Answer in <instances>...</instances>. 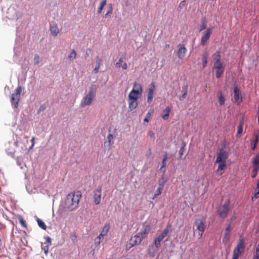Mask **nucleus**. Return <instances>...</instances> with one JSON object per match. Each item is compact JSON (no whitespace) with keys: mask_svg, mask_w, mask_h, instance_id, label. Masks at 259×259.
<instances>
[{"mask_svg":"<svg viewBox=\"0 0 259 259\" xmlns=\"http://www.w3.org/2000/svg\"><path fill=\"white\" fill-rule=\"evenodd\" d=\"M81 197L79 191L68 194L64 202V208L69 210L75 209L78 206Z\"/></svg>","mask_w":259,"mask_h":259,"instance_id":"obj_1","label":"nucleus"},{"mask_svg":"<svg viewBox=\"0 0 259 259\" xmlns=\"http://www.w3.org/2000/svg\"><path fill=\"white\" fill-rule=\"evenodd\" d=\"M143 88L140 83L135 82L133 85V90L130 92L128 98L131 99L138 100L142 96Z\"/></svg>","mask_w":259,"mask_h":259,"instance_id":"obj_2","label":"nucleus"},{"mask_svg":"<svg viewBox=\"0 0 259 259\" xmlns=\"http://www.w3.org/2000/svg\"><path fill=\"white\" fill-rule=\"evenodd\" d=\"M22 90V87L21 86H18L16 89L15 92L11 95V102L12 106L14 108H17L18 106Z\"/></svg>","mask_w":259,"mask_h":259,"instance_id":"obj_3","label":"nucleus"},{"mask_svg":"<svg viewBox=\"0 0 259 259\" xmlns=\"http://www.w3.org/2000/svg\"><path fill=\"white\" fill-rule=\"evenodd\" d=\"M244 248V240L242 238H240L237 243V246L234 249L232 259H238Z\"/></svg>","mask_w":259,"mask_h":259,"instance_id":"obj_4","label":"nucleus"},{"mask_svg":"<svg viewBox=\"0 0 259 259\" xmlns=\"http://www.w3.org/2000/svg\"><path fill=\"white\" fill-rule=\"evenodd\" d=\"M244 248V240L242 238H240L237 243V246L234 249L232 259H238Z\"/></svg>","mask_w":259,"mask_h":259,"instance_id":"obj_5","label":"nucleus"},{"mask_svg":"<svg viewBox=\"0 0 259 259\" xmlns=\"http://www.w3.org/2000/svg\"><path fill=\"white\" fill-rule=\"evenodd\" d=\"M170 227V225H168L165 228L162 233L158 235V236L155 238L154 244L155 247L158 249L160 246L161 241L167 236L169 232V229Z\"/></svg>","mask_w":259,"mask_h":259,"instance_id":"obj_6","label":"nucleus"},{"mask_svg":"<svg viewBox=\"0 0 259 259\" xmlns=\"http://www.w3.org/2000/svg\"><path fill=\"white\" fill-rule=\"evenodd\" d=\"M95 97V94L94 91L93 90H91L88 94L83 98L80 104L81 107H83L85 106L90 105Z\"/></svg>","mask_w":259,"mask_h":259,"instance_id":"obj_7","label":"nucleus"},{"mask_svg":"<svg viewBox=\"0 0 259 259\" xmlns=\"http://www.w3.org/2000/svg\"><path fill=\"white\" fill-rule=\"evenodd\" d=\"M195 225L197 230L199 231V235L201 238L205 231L204 221L202 218H197L195 221Z\"/></svg>","mask_w":259,"mask_h":259,"instance_id":"obj_8","label":"nucleus"},{"mask_svg":"<svg viewBox=\"0 0 259 259\" xmlns=\"http://www.w3.org/2000/svg\"><path fill=\"white\" fill-rule=\"evenodd\" d=\"M213 69L215 70V76L219 78L223 74L225 70V67L223 65V63H213Z\"/></svg>","mask_w":259,"mask_h":259,"instance_id":"obj_9","label":"nucleus"},{"mask_svg":"<svg viewBox=\"0 0 259 259\" xmlns=\"http://www.w3.org/2000/svg\"><path fill=\"white\" fill-rule=\"evenodd\" d=\"M212 29L210 27L207 28L206 30L202 32V35L201 38V44L202 46H205L209 39L212 32Z\"/></svg>","mask_w":259,"mask_h":259,"instance_id":"obj_10","label":"nucleus"},{"mask_svg":"<svg viewBox=\"0 0 259 259\" xmlns=\"http://www.w3.org/2000/svg\"><path fill=\"white\" fill-rule=\"evenodd\" d=\"M155 82H151L147 90V102L149 103H151L153 100V94L155 90Z\"/></svg>","mask_w":259,"mask_h":259,"instance_id":"obj_11","label":"nucleus"},{"mask_svg":"<svg viewBox=\"0 0 259 259\" xmlns=\"http://www.w3.org/2000/svg\"><path fill=\"white\" fill-rule=\"evenodd\" d=\"M228 158L227 152L225 150L221 149L218 153L216 162H226V160Z\"/></svg>","mask_w":259,"mask_h":259,"instance_id":"obj_12","label":"nucleus"},{"mask_svg":"<svg viewBox=\"0 0 259 259\" xmlns=\"http://www.w3.org/2000/svg\"><path fill=\"white\" fill-rule=\"evenodd\" d=\"M102 187L99 186L97 189L94 191V199L96 204H99L101 200Z\"/></svg>","mask_w":259,"mask_h":259,"instance_id":"obj_13","label":"nucleus"},{"mask_svg":"<svg viewBox=\"0 0 259 259\" xmlns=\"http://www.w3.org/2000/svg\"><path fill=\"white\" fill-rule=\"evenodd\" d=\"M150 230L151 226L148 224H144L140 231L138 233L145 239L147 236Z\"/></svg>","mask_w":259,"mask_h":259,"instance_id":"obj_14","label":"nucleus"},{"mask_svg":"<svg viewBox=\"0 0 259 259\" xmlns=\"http://www.w3.org/2000/svg\"><path fill=\"white\" fill-rule=\"evenodd\" d=\"M187 49L183 44L179 45V49L177 51V56L180 59H182L186 55Z\"/></svg>","mask_w":259,"mask_h":259,"instance_id":"obj_15","label":"nucleus"},{"mask_svg":"<svg viewBox=\"0 0 259 259\" xmlns=\"http://www.w3.org/2000/svg\"><path fill=\"white\" fill-rule=\"evenodd\" d=\"M229 211V203H226L224 204L223 206L220 208L219 212V217L220 218H225L227 215Z\"/></svg>","mask_w":259,"mask_h":259,"instance_id":"obj_16","label":"nucleus"},{"mask_svg":"<svg viewBox=\"0 0 259 259\" xmlns=\"http://www.w3.org/2000/svg\"><path fill=\"white\" fill-rule=\"evenodd\" d=\"M130 239L131 240L132 242H133L136 245H138L141 243L144 238L143 236H141L139 233H138L135 236L132 237Z\"/></svg>","mask_w":259,"mask_h":259,"instance_id":"obj_17","label":"nucleus"},{"mask_svg":"<svg viewBox=\"0 0 259 259\" xmlns=\"http://www.w3.org/2000/svg\"><path fill=\"white\" fill-rule=\"evenodd\" d=\"M127 100L128 103V108L130 109V111H133L136 109L138 105V100L128 98Z\"/></svg>","mask_w":259,"mask_h":259,"instance_id":"obj_18","label":"nucleus"},{"mask_svg":"<svg viewBox=\"0 0 259 259\" xmlns=\"http://www.w3.org/2000/svg\"><path fill=\"white\" fill-rule=\"evenodd\" d=\"M218 169L215 172L217 174L221 176L224 173V170L226 167V162H219Z\"/></svg>","mask_w":259,"mask_h":259,"instance_id":"obj_19","label":"nucleus"},{"mask_svg":"<svg viewBox=\"0 0 259 259\" xmlns=\"http://www.w3.org/2000/svg\"><path fill=\"white\" fill-rule=\"evenodd\" d=\"M50 29L52 35L54 36H56L59 33V29L56 24H51Z\"/></svg>","mask_w":259,"mask_h":259,"instance_id":"obj_20","label":"nucleus"},{"mask_svg":"<svg viewBox=\"0 0 259 259\" xmlns=\"http://www.w3.org/2000/svg\"><path fill=\"white\" fill-rule=\"evenodd\" d=\"M239 91L237 87H235L234 88V97L235 102L237 104H239L242 101V99L239 97Z\"/></svg>","mask_w":259,"mask_h":259,"instance_id":"obj_21","label":"nucleus"},{"mask_svg":"<svg viewBox=\"0 0 259 259\" xmlns=\"http://www.w3.org/2000/svg\"><path fill=\"white\" fill-rule=\"evenodd\" d=\"M116 66L117 67H121L123 69H126L127 68V65L126 63L124 62V58H120L118 61L116 63Z\"/></svg>","mask_w":259,"mask_h":259,"instance_id":"obj_22","label":"nucleus"},{"mask_svg":"<svg viewBox=\"0 0 259 259\" xmlns=\"http://www.w3.org/2000/svg\"><path fill=\"white\" fill-rule=\"evenodd\" d=\"M170 112V108L169 107H166L165 109L162 111L161 117L164 119L166 120L168 118L169 113Z\"/></svg>","mask_w":259,"mask_h":259,"instance_id":"obj_23","label":"nucleus"},{"mask_svg":"<svg viewBox=\"0 0 259 259\" xmlns=\"http://www.w3.org/2000/svg\"><path fill=\"white\" fill-rule=\"evenodd\" d=\"M213 63L222 62L221 59V53L220 51H217L212 55Z\"/></svg>","mask_w":259,"mask_h":259,"instance_id":"obj_24","label":"nucleus"},{"mask_svg":"<svg viewBox=\"0 0 259 259\" xmlns=\"http://www.w3.org/2000/svg\"><path fill=\"white\" fill-rule=\"evenodd\" d=\"M254 139L253 140L252 143H251V149L252 150H254L256 147L258 141V138H259L258 133H254Z\"/></svg>","mask_w":259,"mask_h":259,"instance_id":"obj_25","label":"nucleus"},{"mask_svg":"<svg viewBox=\"0 0 259 259\" xmlns=\"http://www.w3.org/2000/svg\"><path fill=\"white\" fill-rule=\"evenodd\" d=\"M110 228V224L109 223L106 224L104 226L102 231H101V232L100 233V236H105L107 235V234H108V233L109 231Z\"/></svg>","mask_w":259,"mask_h":259,"instance_id":"obj_26","label":"nucleus"},{"mask_svg":"<svg viewBox=\"0 0 259 259\" xmlns=\"http://www.w3.org/2000/svg\"><path fill=\"white\" fill-rule=\"evenodd\" d=\"M207 24V20L206 18L204 17L201 18V24L200 26L199 31H201L206 28Z\"/></svg>","mask_w":259,"mask_h":259,"instance_id":"obj_27","label":"nucleus"},{"mask_svg":"<svg viewBox=\"0 0 259 259\" xmlns=\"http://www.w3.org/2000/svg\"><path fill=\"white\" fill-rule=\"evenodd\" d=\"M166 180L165 179L164 175H163L161 178L158 181V188L163 189L165 184L166 183Z\"/></svg>","mask_w":259,"mask_h":259,"instance_id":"obj_28","label":"nucleus"},{"mask_svg":"<svg viewBox=\"0 0 259 259\" xmlns=\"http://www.w3.org/2000/svg\"><path fill=\"white\" fill-rule=\"evenodd\" d=\"M207 56L208 53L205 52L202 55V60L203 62V67L205 68L207 64Z\"/></svg>","mask_w":259,"mask_h":259,"instance_id":"obj_29","label":"nucleus"},{"mask_svg":"<svg viewBox=\"0 0 259 259\" xmlns=\"http://www.w3.org/2000/svg\"><path fill=\"white\" fill-rule=\"evenodd\" d=\"M153 113H154V109H150L149 110L148 112L146 115V117L144 119V121L147 122H149V119L151 118Z\"/></svg>","mask_w":259,"mask_h":259,"instance_id":"obj_30","label":"nucleus"},{"mask_svg":"<svg viewBox=\"0 0 259 259\" xmlns=\"http://www.w3.org/2000/svg\"><path fill=\"white\" fill-rule=\"evenodd\" d=\"M36 220L37 222L38 226L42 229L46 230L47 229V226H46L45 223L41 220L39 219L38 218H37Z\"/></svg>","mask_w":259,"mask_h":259,"instance_id":"obj_31","label":"nucleus"},{"mask_svg":"<svg viewBox=\"0 0 259 259\" xmlns=\"http://www.w3.org/2000/svg\"><path fill=\"white\" fill-rule=\"evenodd\" d=\"M230 233L225 232L222 242L224 244H226L230 239Z\"/></svg>","mask_w":259,"mask_h":259,"instance_id":"obj_32","label":"nucleus"},{"mask_svg":"<svg viewBox=\"0 0 259 259\" xmlns=\"http://www.w3.org/2000/svg\"><path fill=\"white\" fill-rule=\"evenodd\" d=\"M219 103L220 105H223L225 103V99L223 95L222 92H220L218 95Z\"/></svg>","mask_w":259,"mask_h":259,"instance_id":"obj_33","label":"nucleus"},{"mask_svg":"<svg viewBox=\"0 0 259 259\" xmlns=\"http://www.w3.org/2000/svg\"><path fill=\"white\" fill-rule=\"evenodd\" d=\"M106 0H102L100 4V6H99V7L98 8L97 12H98V14H101L102 13V11L104 8V6L106 5Z\"/></svg>","mask_w":259,"mask_h":259,"instance_id":"obj_34","label":"nucleus"},{"mask_svg":"<svg viewBox=\"0 0 259 259\" xmlns=\"http://www.w3.org/2000/svg\"><path fill=\"white\" fill-rule=\"evenodd\" d=\"M243 131V122L242 121H240L239 122V125H238L237 127V137H240V135L242 133Z\"/></svg>","mask_w":259,"mask_h":259,"instance_id":"obj_35","label":"nucleus"},{"mask_svg":"<svg viewBox=\"0 0 259 259\" xmlns=\"http://www.w3.org/2000/svg\"><path fill=\"white\" fill-rule=\"evenodd\" d=\"M76 56V53L74 50L71 51V52L69 54L68 57L70 60H74Z\"/></svg>","mask_w":259,"mask_h":259,"instance_id":"obj_36","label":"nucleus"},{"mask_svg":"<svg viewBox=\"0 0 259 259\" xmlns=\"http://www.w3.org/2000/svg\"><path fill=\"white\" fill-rule=\"evenodd\" d=\"M162 189L158 187L155 192V193L152 199H154L155 198H157L159 195H160L162 192Z\"/></svg>","mask_w":259,"mask_h":259,"instance_id":"obj_37","label":"nucleus"},{"mask_svg":"<svg viewBox=\"0 0 259 259\" xmlns=\"http://www.w3.org/2000/svg\"><path fill=\"white\" fill-rule=\"evenodd\" d=\"M114 138L113 135L111 134H109L107 137V141L108 143V145L110 146L113 143V139Z\"/></svg>","mask_w":259,"mask_h":259,"instance_id":"obj_38","label":"nucleus"},{"mask_svg":"<svg viewBox=\"0 0 259 259\" xmlns=\"http://www.w3.org/2000/svg\"><path fill=\"white\" fill-rule=\"evenodd\" d=\"M100 66V59L99 58H98V59L96 61V67L94 69L95 73H97L98 72Z\"/></svg>","mask_w":259,"mask_h":259,"instance_id":"obj_39","label":"nucleus"},{"mask_svg":"<svg viewBox=\"0 0 259 259\" xmlns=\"http://www.w3.org/2000/svg\"><path fill=\"white\" fill-rule=\"evenodd\" d=\"M104 236H100V234L95 238V244L96 245H98L100 244L101 241L103 239Z\"/></svg>","mask_w":259,"mask_h":259,"instance_id":"obj_40","label":"nucleus"},{"mask_svg":"<svg viewBox=\"0 0 259 259\" xmlns=\"http://www.w3.org/2000/svg\"><path fill=\"white\" fill-rule=\"evenodd\" d=\"M112 6L111 4H109L108 8L107 13L104 15V17L106 18L108 15H110L112 13Z\"/></svg>","mask_w":259,"mask_h":259,"instance_id":"obj_41","label":"nucleus"},{"mask_svg":"<svg viewBox=\"0 0 259 259\" xmlns=\"http://www.w3.org/2000/svg\"><path fill=\"white\" fill-rule=\"evenodd\" d=\"M258 169L259 168H258L253 167V169H252V170L251 172V177L255 178L256 176L257 172H258Z\"/></svg>","mask_w":259,"mask_h":259,"instance_id":"obj_42","label":"nucleus"},{"mask_svg":"<svg viewBox=\"0 0 259 259\" xmlns=\"http://www.w3.org/2000/svg\"><path fill=\"white\" fill-rule=\"evenodd\" d=\"M136 245L135 244H134L133 242H131V240L130 239L129 241V242L127 243L126 245V250H130L132 247H133L134 246Z\"/></svg>","mask_w":259,"mask_h":259,"instance_id":"obj_43","label":"nucleus"},{"mask_svg":"<svg viewBox=\"0 0 259 259\" xmlns=\"http://www.w3.org/2000/svg\"><path fill=\"white\" fill-rule=\"evenodd\" d=\"M70 238L71 240L75 242L77 240V236L75 233H72L70 234Z\"/></svg>","mask_w":259,"mask_h":259,"instance_id":"obj_44","label":"nucleus"},{"mask_svg":"<svg viewBox=\"0 0 259 259\" xmlns=\"http://www.w3.org/2000/svg\"><path fill=\"white\" fill-rule=\"evenodd\" d=\"M19 222H20L21 225L23 227L26 228L27 226H26L25 221L24 220V219L22 218H20L19 219Z\"/></svg>","mask_w":259,"mask_h":259,"instance_id":"obj_45","label":"nucleus"},{"mask_svg":"<svg viewBox=\"0 0 259 259\" xmlns=\"http://www.w3.org/2000/svg\"><path fill=\"white\" fill-rule=\"evenodd\" d=\"M39 56L38 54H36L34 57V64H37L39 62Z\"/></svg>","mask_w":259,"mask_h":259,"instance_id":"obj_46","label":"nucleus"},{"mask_svg":"<svg viewBox=\"0 0 259 259\" xmlns=\"http://www.w3.org/2000/svg\"><path fill=\"white\" fill-rule=\"evenodd\" d=\"M253 259H259V244L256 249V255L253 257Z\"/></svg>","mask_w":259,"mask_h":259,"instance_id":"obj_47","label":"nucleus"},{"mask_svg":"<svg viewBox=\"0 0 259 259\" xmlns=\"http://www.w3.org/2000/svg\"><path fill=\"white\" fill-rule=\"evenodd\" d=\"M156 250L153 249V250H152V249L151 248H149V251H148V253L149 254L152 256H154L155 252H156Z\"/></svg>","mask_w":259,"mask_h":259,"instance_id":"obj_48","label":"nucleus"},{"mask_svg":"<svg viewBox=\"0 0 259 259\" xmlns=\"http://www.w3.org/2000/svg\"><path fill=\"white\" fill-rule=\"evenodd\" d=\"M258 197H259V190L256 191V190H255V193H254L253 197L252 198V199L253 200L254 198L256 199V198H258Z\"/></svg>","mask_w":259,"mask_h":259,"instance_id":"obj_49","label":"nucleus"},{"mask_svg":"<svg viewBox=\"0 0 259 259\" xmlns=\"http://www.w3.org/2000/svg\"><path fill=\"white\" fill-rule=\"evenodd\" d=\"M186 5V1L185 0H184L182 1L179 6V8L181 9L182 8L185 7Z\"/></svg>","mask_w":259,"mask_h":259,"instance_id":"obj_50","label":"nucleus"},{"mask_svg":"<svg viewBox=\"0 0 259 259\" xmlns=\"http://www.w3.org/2000/svg\"><path fill=\"white\" fill-rule=\"evenodd\" d=\"M185 145H184L183 146H182L181 149H180V157H181V156H182V155L183 154V153L184 152V150H185Z\"/></svg>","mask_w":259,"mask_h":259,"instance_id":"obj_51","label":"nucleus"},{"mask_svg":"<svg viewBox=\"0 0 259 259\" xmlns=\"http://www.w3.org/2000/svg\"><path fill=\"white\" fill-rule=\"evenodd\" d=\"M230 230H231V224H229L228 225V226L226 228L225 232L230 233Z\"/></svg>","mask_w":259,"mask_h":259,"instance_id":"obj_52","label":"nucleus"},{"mask_svg":"<svg viewBox=\"0 0 259 259\" xmlns=\"http://www.w3.org/2000/svg\"><path fill=\"white\" fill-rule=\"evenodd\" d=\"M166 166V162H165V161H163V160L162 159V165H161V167H160V170L162 169V168L164 167L165 166Z\"/></svg>","mask_w":259,"mask_h":259,"instance_id":"obj_53","label":"nucleus"},{"mask_svg":"<svg viewBox=\"0 0 259 259\" xmlns=\"http://www.w3.org/2000/svg\"><path fill=\"white\" fill-rule=\"evenodd\" d=\"M46 240L49 244H51V239L50 237L48 236V237H46Z\"/></svg>","mask_w":259,"mask_h":259,"instance_id":"obj_54","label":"nucleus"},{"mask_svg":"<svg viewBox=\"0 0 259 259\" xmlns=\"http://www.w3.org/2000/svg\"><path fill=\"white\" fill-rule=\"evenodd\" d=\"M148 135L150 137H153L154 135V134L153 132L152 131H149L148 132Z\"/></svg>","mask_w":259,"mask_h":259,"instance_id":"obj_55","label":"nucleus"},{"mask_svg":"<svg viewBox=\"0 0 259 259\" xmlns=\"http://www.w3.org/2000/svg\"><path fill=\"white\" fill-rule=\"evenodd\" d=\"M34 140H35V138L34 137H33L31 139V144H32V146H34Z\"/></svg>","mask_w":259,"mask_h":259,"instance_id":"obj_56","label":"nucleus"},{"mask_svg":"<svg viewBox=\"0 0 259 259\" xmlns=\"http://www.w3.org/2000/svg\"><path fill=\"white\" fill-rule=\"evenodd\" d=\"M167 153L166 152L165 153V154L164 155V156H163V161H166V160L167 159Z\"/></svg>","mask_w":259,"mask_h":259,"instance_id":"obj_57","label":"nucleus"},{"mask_svg":"<svg viewBox=\"0 0 259 259\" xmlns=\"http://www.w3.org/2000/svg\"><path fill=\"white\" fill-rule=\"evenodd\" d=\"M48 249H49L48 246H47L46 248V247L44 248V250H45V252L46 253H47L48 252Z\"/></svg>","mask_w":259,"mask_h":259,"instance_id":"obj_58","label":"nucleus"},{"mask_svg":"<svg viewBox=\"0 0 259 259\" xmlns=\"http://www.w3.org/2000/svg\"><path fill=\"white\" fill-rule=\"evenodd\" d=\"M256 191L259 190V180L257 184L256 188L255 189Z\"/></svg>","mask_w":259,"mask_h":259,"instance_id":"obj_59","label":"nucleus"},{"mask_svg":"<svg viewBox=\"0 0 259 259\" xmlns=\"http://www.w3.org/2000/svg\"><path fill=\"white\" fill-rule=\"evenodd\" d=\"M187 94V92H185L183 95L182 98H185L186 95Z\"/></svg>","mask_w":259,"mask_h":259,"instance_id":"obj_60","label":"nucleus"},{"mask_svg":"<svg viewBox=\"0 0 259 259\" xmlns=\"http://www.w3.org/2000/svg\"><path fill=\"white\" fill-rule=\"evenodd\" d=\"M45 108V107H43L42 106H41L40 107V108H39V109H42V110H43V109H44Z\"/></svg>","mask_w":259,"mask_h":259,"instance_id":"obj_61","label":"nucleus"},{"mask_svg":"<svg viewBox=\"0 0 259 259\" xmlns=\"http://www.w3.org/2000/svg\"><path fill=\"white\" fill-rule=\"evenodd\" d=\"M33 146H32V144H31V146H30V147H29V149H32V148H33Z\"/></svg>","mask_w":259,"mask_h":259,"instance_id":"obj_62","label":"nucleus"}]
</instances>
